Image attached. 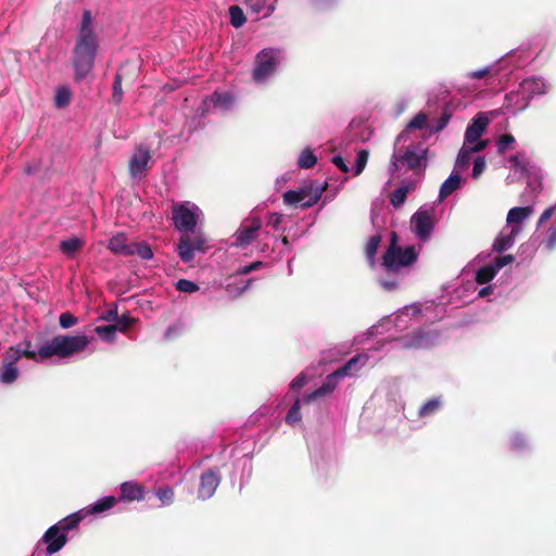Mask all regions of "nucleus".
<instances>
[{
    "instance_id": "18",
    "label": "nucleus",
    "mask_w": 556,
    "mask_h": 556,
    "mask_svg": "<svg viewBox=\"0 0 556 556\" xmlns=\"http://www.w3.org/2000/svg\"><path fill=\"white\" fill-rule=\"evenodd\" d=\"M220 483V475L218 469L210 468L200 476V484L198 488V498L206 501L211 498Z\"/></svg>"
},
{
    "instance_id": "34",
    "label": "nucleus",
    "mask_w": 556,
    "mask_h": 556,
    "mask_svg": "<svg viewBox=\"0 0 556 556\" xmlns=\"http://www.w3.org/2000/svg\"><path fill=\"white\" fill-rule=\"evenodd\" d=\"M316 162H317V157L315 156V154L313 153V151L309 148L304 149L298 159L299 167L305 168V169L314 167Z\"/></svg>"
},
{
    "instance_id": "11",
    "label": "nucleus",
    "mask_w": 556,
    "mask_h": 556,
    "mask_svg": "<svg viewBox=\"0 0 556 556\" xmlns=\"http://www.w3.org/2000/svg\"><path fill=\"white\" fill-rule=\"evenodd\" d=\"M407 165L412 169L426 167V149L421 146L408 144L405 151L395 147L392 155L391 169L396 170Z\"/></svg>"
},
{
    "instance_id": "23",
    "label": "nucleus",
    "mask_w": 556,
    "mask_h": 556,
    "mask_svg": "<svg viewBox=\"0 0 556 556\" xmlns=\"http://www.w3.org/2000/svg\"><path fill=\"white\" fill-rule=\"evenodd\" d=\"M121 495L119 501L132 502V501H142L144 497V489L140 484L126 481L119 485Z\"/></svg>"
},
{
    "instance_id": "35",
    "label": "nucleus",
    "mask_w": 556,
    "mask_h": 556,
    "mask_svg": "<svg viewBox=\"0 0 556 556\" xmlns=\"http://www.w3.org/2000/svg\"><path fill=\"white\" fill-rule=\"evenodd\" d=\"M137 254L142 260H151L153 252L147 242H131V255Z\"/></svg>"
},
{
    "instance_id": "55",
    "label": "nucleus",
    "mask_w": 556,
    "mask_h": 556,
    "mask_svg": "<svg viewBox=\"0 0 556 556\" xmlns=\"http://www.w3.org/2000/svg\"><path fill=\"white\" fill-rule=\"evenodd\" d=\"M282 218L283 216L281 214L270 213L267 218V225L273 227L275 230H278L281 225Z\"/></svg>"
},
{
    "instance_id": "6",
    "label": "nucleus",
    "mask_w": 556,
    "mask_h": 556,
    "mask_svg": "<svg viewBox=\"0 0 556 556\" xmlns=\"http://www.w3.org/2000/svg\"><path fill=\"white\" fill-rule=\"evenodd\" d=\"M368 361L367 354H357L351 359H349L344 365H342L340 368L334 370L333 372L329 374L323 384L314 390L313 392L308 393L305 401L313 402L318 397L325 396L329 393H331L338 386L339 381L345 377H353L355 376L362 367L365 366V364Z\"/></svg>"
},
{
    "instance_id": "47",
    "label": "nucleus",
    "mask_w": 556,
    "mask_h": 556,
    "mask_svg": "<svg viewBox=\"0 0 556 556\" xmlns=\"http://www.w3.org/2000/svg\"><path fill=\"white\" fill-rule=\"evenodd\" d=\"M59 324L63 329H68L77 324V318L71 313L65 312L60 315Z\"/></svg>"
},
{
    "instance_id": "32",
    "label": "nucleus",
    "mask_w": 556,
    "mask_h": 556,
    "mask_svg": "<svg viewBox=\"0 0 556 556\" xmlns=\"http://www.w3.org/2000/svg\"><path fill=\"white\" fill-rule=\"evenodd\" d=\"M496 273V268L490 263L476 271V281L479 285L488 283L494 278Z\"/></svg>"
},
{
    "instance_id": "16",
    "label": "nucleus",
    "mask_w": 556,
    "mask_h": 556,
    "mask_svg": "<svg viewBox=\"0 0 556 556\" xmlns=\"http://www.w3.org/2000/svg\"><path fill=\"white\" fill-rule=\"evenodd\" d=\"M262 229V222L258 217H252L244 220L233 235L232 245L236 248H245L251 244L258 236Z\"/></svg>"
},
{
    "instance_id": "51",
    "label": "nucleus",
    "mask_w": 556,
    "mask_h": 556,
    "mask_svg": "<svg viewBox=\"0 0 556 556\" xmlns=\"http://www.w3.org/2000/svg\"><path fill=\"white\" fill-rule=\"evenodd\" d=\"M507 163L509 168L515 169L519 174H523L526 170L525 164L519 160L517 155H511Z\"/></svg>"
},
{
    "instance_id": "50",
    "label": "nucleus",
    "mask_w": 556,
    "mask_h": 556,
    "mask_svg": "<svg viewBox=\"0 0 556 556\" xmlns=\"http://www.w3.org/2000/svg\"><path fill=\"white\" fill-rule=\"evenodd\" d=\"M515 261V257L510 254L508 255H503V256H498L494 260V262H492L491 264L493 265V267L496 268V271H498L501 268H503L504 266L508 265V264H511L513 262Z\"/></svg>"
},
{
    "instance_id": "58",
    "label": "nucleus",
    "mask_w": 556,
    "mask_h": 556,
    "mask_svg": "<svg viewBox=\"0 0 556 556\" xmlns=\"http://www.w3.org/2000/svg\"><path fill=\"white\" fill-rule=\"evenodd\" d=\"M289 178H290L289 174H283V175L279 176L275 181L276 188L280 189L282 187V185L289 180Z\"/></svg>"
},
{
    "instance_id": "61",
    "label": "nucleus",
    "mask_w": 556,
    "mask_h": 556,
    "mask_svg": "<svg viewBox=\"0 0 556 556\" xmlns=\"http://www.w3.org/2000/svg\"><path fill=\"white\" fill-rule=\"evenodd\" d=\"M431 308H433L434 311H438V312L440 313L439 318H441V317H442V313H443V307H442V306H440V305H434V306H433V305H427V306L425 307V309H426V311H429V309H431Z\"/></svg>"
},
{
    "instance_id": "30",
    "label": "nucleus",
    "mask_w": 556,
    "mask_h": 556,
    "mask_svg": "<svg viewBox=\"0 0 556 556\" xmlns=\"http://www.w3.org/2000/svg\"><path fill=\"white\" fill-rule=\"evenodd\" d=\"M308 394H306L303 399H296L294 403L289 408L286 415V422L290 426H294L295 424L301 421L300 408L302 403H308L305 401Z\"/></svg>"
},
{
    "instance_id": "24",
    "label": "nucleus",
    "mask_w": 556,
    "mask_h": 556,
    "mask_svg": "<svg viewBox=\"0 0 556 556\" xmlns=\"http://www.w3.org/2000/svg\"><path fill=\"white\" fill-rule=\"evenodd\" d=\"M117 501L118 500L114 496H105L89 505L88 507L80 509V511L85 518L90 515H101L111 509L117 503Z\"/></svg>"
},
{
    "instance_id": "26",
    "label": "nucleus",
    "mask_w": 556,
    "mask_h": 556,
    "mask_svg": "<svg viewBox=\"0 0 556 556\" xmlns=\"http://www.w3.org/2000/svg\"><path fill=\"white\" fill-rule=\"evenodd\" d=\"M108 248L115 254L131 255V242L127 241L124 233H117L109 240Z\"/></svg>"
},
{
    "instance_id": "5",
    "label": "nucleus",
    "mask_w": 556,
    "mask_h": 556,
    "mask_svg": "<svg viewBox=\"0 0 556 556\" xmlns=\"http://www.w3.org/2000/svg\"><path fill=\"white\" fill-rule=\"evenodd\" d=\"M547 84L542 77L525 78L517 90L506 94L504 106L514 113L523 111L528 108L529 101L534 97L543 96L547 92Z\"/></svg>"
},
{
    "instance_id": "63",
    "label": "nucleus",
    "mask_w": 556,
    "mask_h": 556,
    "mask_svg": "<svg viewBox=\"0 0 556 556\" xmlns=\"http://www.w3.org/2000/svg\"><path fill=\"white\" fill-rule=\"evenodd\" d=\"M281 241H282V243H283L285 245H288V243H289V241H288V239H287L286 237H283Z\"/></svg>"
},
{
    "instance_id": "21",
    "label": "nucleus",
    "mask_w": 556,
    "mask_h": 556,
    "mask_svg": "<svg viewBox=\"0 0 556 556\" xmlns=\"http://www.w3.org/2000/svg\"><path fill=\"white\" fill-rule=\"evenodd\" d=\"M438 338L437 331L420 329L412 338L405 339L403 345L408 349H424L432 345Z\"/></svg>"
},
{
    "instance_id": "42",
    "label": "nucleus",
    "mask_w": 556,
    "mask_h": 556,
    "mask_svg": "<svg viewBox=\"0 0 556 556\" xmlns=\"http://www.w3.org/2000/svg\"><path fill=\"white\" fill-rule=\"evenodd\" d=\"M230 14V23L233 27L239 28L245 23V16L243 11L237 7H230L229 9Z\"/></svg>"
},
{
    "instance_id": "17",
    "label": "nucleus",
    "mask_w": 556,
    "mask_h": 556,
    "mask_svg": "<svg viewBox=\"0 0 556 556\" xmlns=\"http://www.w3.org/2000/svg\"><path fill=\"white\" fill-rule=\"evenodd\" d=\"M490 123V119L488 117V114L484 112L478 113L470 122V124L467 126V129L465 131V140L464 142L469 143L471 146L478 144V143H484L488 144L486 140H482L481 136L486 129L488 125Z\"/></svg>"
},
{
    "instance_id": "57",
    "label": "nucleus",
    "mask_w": 556,
    "mask_h": 556,
    "mask_svg": "<svg viewBox=\"0 0 556 556\" xmlns=\"http://www.w3.org/2000/svg\"><path fill=\"white\" fill-rule=\"evenodd\" d=\"M332 163L343 173H349L350 168L341 155H334L332 157Z\"/></svg>"
},
{
    "instance_id": "2",
    "label": "nucleus",
    "mask_w": 556,
    "mask_h": 556,
    "mask_svg": "<svg viewBox=\"0 0 556 556\" xmlns=\"http://www.w3.org/2000/svg\"><path fill=\"white\" fill-rule=\"evenodd\" d=\"M94 338L86 334L68 336L59 334L43 342L34 355L35 362H43L47 358H68L88 349Z\"/></svg>"
},
{
    "instance_id": "7",
    "label": "nucleus",
    "mask_w": 556,
    "mask_h": 556,
    "mask_svg": "<svg viewBox=\"0 0 556 556\" xmlns=\"http://www.w3.org/2000/svg\"><path fill=\"white\" fill-rule=\"evenodd\" d=\"M98 50L97 37H78L74 51L73 63L77 80L84 79L92 70Z\"/></svg>"
},
{
    "instance_id": "53",
    "label": "nucleus",
    "mask_w": 556,
    "mask_h": 556,
    "mask_svg": "<svg viewBox=\"0 0 556 556\" xmlns=\"http://www.w3.org/2000/svg\"><path fill=\"white\" fill-rule=\"evenodd\" d=\"M448 119L450 115L447 113H443L441 117L435 122V124L430 126V132H438L445 128Z\"/></svg>"
},
{
    "instance_id": "12",
    "label": "nucleus",
    "mask_w": 556,
    "mask_h": 556,
    "mask_svg": "<svg viewBox=\"0 0 556 556\" xmlns=\"http://www.w3.org/2000/svg\"><path fill=\"white\" fill-rule=\"evenodd\" d=\"M34 350L29 349V343L26 348L11 346L4 354L2 361V368L0 374V382L3 384H11L18 378V369L15 364L26 356L34 361Z\"/></svg>"
},
{
    "instance_id": "62",
    "label": "nucleus",
    "mask_w": 556,
    "mask_h": 556,
    "mask_svg": "<svg viewBox=\"0 0 556 556\" xmlns=\"http://www.w3.org/2000/svg\"><path fill=\"white\" fill-rule=\"evenodd\" d=\"M117 318H118V316L115 311H109L106 316L104 317V319H106V320H111V319L116 320Z\"/></svg>"
},
{
    "instance_id": "59",
    "label": "nucleus",
    "mask_w": 556,
    "mask_h": 556,
    "mask_svg": "<svg viewBox=\"0 0 556 556\" xmlns=\"http://www.w3.org/2000/svg\"><path fill=\"white\" fill-rule=\"evenodd\" d=\"M178 330H179V327L178 326H170L167 328L166 332H165V337L167 339H170L174 337V334L178 333Z\"/></svg>"
},
{
    "instance_id": "40",
    "label": "nucleus",
    "mask_w": 556,
    "mask_h": 556,
    "mask_svg": "<svg viewBox=\"0 0 556 556\" xmlns=\"http://www.w3.org/2000/svg\"><path fill=\"white\" fill-rule=\"evenodd\" d=\"M155 496L160 500L162 506H168L174 502L175 493L172 488L162 486L156 490Z\"/></svg>"
},
{
    "instance_id": "41",
    "label": "nucleus",
    "mask_w": 556,
    "mask_h": 556,
    "mask_svg": "<svg viewBox=\"0 0 556 556\" xmlns=\"http://www.w3.org/2000/svg\"><path fill=\"white\" fill-rule=\"evenodd\" d=\"M368 155H369L368 151L365 149H361L357 151L356 163H355V166L353 167L354 176H358L362 174V172L366 167V164L368 161Z\"/></svg>"
},
{
    "instance_id": "37",
    "label": "nucleus",
    "mask_w": 556,
    "mask_h": 556,
    "mask_svg": "<svg viewBox=\"0 0 556 556\" xmlns=\"http://www.w3.org/2000/svg\"><path fill=\"white\" fill-rule=\"evenodd\" d=\"M441 407V401L439 397L431 399L427 401L421 407L419 408V416L420 417H429L434 415Z\"/></svg>"
},
{
    "instance_id": "46",
    "label": "nucleus",
    "mask_w": 556,
    "mask_h": 556,
    "mask_svg": "<svg viewBox=\"0 0 556 556\" xmlns=\"http://www.w3.org/2000/svg\"><path fill=\"white\" fill-rule=\"evenodd\" d=\"M515 142V138L509 135L505 134L500 136V138L496 141V147L498 153L503 154L506 152V150Z\"/></svg>"
},
{
    "instance_id": "9",
    "label": "nucleus",
    "mask_w": 556,
    "mask_h": 556,
    "mask_svg": "<svg viewBox=\"0 0 556 556\" xmlns=\"http://www.w3.org/2000/svg\"><path fill=\"white\" fill-rule=\"evenodd\" d=\"M282 55L279 49L265 48L256 56L252 71V78L256 84H266L273 78L281 63Z\"/></svg>"
},
{
    "instance_id": "36",
    "label": "nucleus",
    "mask_w": 556,
    "mask_h": 556,
    "mask_svg": "<svg viewBox=\"0 0 556 556\" xmlns=\"http://www.w3.org/2000/svg\"><path fill=\"white\" fill-rule=\"evenodd\" d=\"M409 192V186H401L396 188L390 197V203L394 207H400L406 201L407 194Z\"/></svg>"
},
{
    "instance_id": "4",
    "label": "nucleus",
    "mask_w": 556,
    "mask_h": 556,
    "mask_svg": "<svg viewBox=\"0 0 556 556\" xmlns=\"http://www.w3.org/2000/svg\"><path fill=\"white\" fill-rule=\"evenodd\" d=\"M85 517L83 516L80 509L55 525L51 526L42 535L40 541L38 542L36 549L33 552L30 556H42L39 551L40 544H46V554L47 556H51L59 551H61L66 542H67V533L75 528L78 527L79 522L83 521Z\"/></svg>"
},
{
    "instance_id": "20",
    "label": "nucleus",
    "mask_w": 556,
    "mask_h": 556,
    "mask_svg": "<svg viewBox=\"0 0 556 556\" xmlns=\"http://www.w3.org/2000/svg\"><path fill=\"white\" fill-rule=\"evenodd\" d=\"M235 103V98L229 92H214L208 98L203 100L199 111L204 115L211 109H216L220 111L229 110Z\"/></svg>"
},
{
    "instance_id": "33",
    "label": "nucleus",
    "mask_w": 556,
    "mask_h": 556,
    "mask_svg": "<svg viewBox=\"0 0 556 556\" xmlns=\"http://www.w3.org/2000/svg\"><path fill=\"white\" fill-rule=\"evenodd\" d=\"M91 24H92L91 13H90V11L86 10L83 13V18H81L78 37H96V35L92 30Z\"/></svg>"
},
{
    "instance_id": "15",
    "label": "nucleus",
    "mask_w": 556,
    "mask_h": 556,
    "mask_svg": "<svg viewBox=\"0 0 556 556\" xmlns=\"http://www.w3.org/2000/svg\"><path fill=\"white\" fill-rule=\"evenodd\" d=\"M323 191L324 188L320 187H316L314 190H311L306 187H303L299 190H289L283 194V202L287 205L300 204L303 208H307L318 202Z\"/></svg>"
},
{
    "instance_id": "22",
    "label": "nucleus",
    "mask_w": 556,
    "mask_h": 556,
    "mask_svg": "<svg viewBox=\"0 0 556 556\" xmlns=\"http://www.w3.org/2000/svg\"><path fill=\"white\" fill-rule=\"evenodd\" d=\"M484 149H485L484 143H478V144L471 146L469 143L464 142L463 147L460 148L458 155L456 157L454 169L462 173L468 166L472 154L481 152Z\"/></svg>"
},
{
    "instance_id": "10",
    "label": "nucleus",
    "mask_w": 556,
    "mask_h": 556,
    "mask_svg": "<svg viewBox=\"0 0 556 556\" xmlns=\"http://www.w3.org/2000/svg\"><path fill=\"white\" fill-rule=\"evenodd\" d=\"M422 313L421 307L416 304L405 306L403 309L399 311L394 317L384 318L379 325L374 326L370 329V334H382L384 330L389 331L391 326L395 329V332H402L413 323H419Z\"/></svg>"
},
{
    "instance_id": "45",
    "label": "nucleus",
    "mask_w": 556,
    "mask_h": 556,
    "mask_svg": "<svg viewBox=\"0 0 556 556\" xmlns=\"http://www.w3.org/2000/svg\"><path fill=\"white\" fill-rule=\"evenodd\" d=\"M528 445L529 444H528L527 439L520 433H515L510 438V447L514 451H517V452L523 451L528 447Z\"/></svg>"
},
{
    "instance_id": "56",
    "label": "nucleus",
    "mask_w": 556,
    "mask_h": 556,
    "mask_svg": "<svg viewBox=\"0 0 556 556\" xmlns=\"http://www.w3.org/2000/svg\"><path fill=\"white\" fill-rule=\"evenodd\" d=\"M380 286L388 291H392L397 287V280L395 278L386 279L383 277H379Z\"/></svg>"
},
{
    "instance_id": "29",
    "label": "nucleus",
    "mask_w": 556,
    "mask_h": 556,
    "mask_svg": "<svg viewBox=\"0 0 556 556\" xmlns=\"http://www.w3.org/2000/svg\"><path fill=\"white\" fill-rule=\"evenodd\" d=\"M251 281H252L251 279H248V280L239 279L238 280L237 277L235 276L231 281L227 282L226 291L232 299H236L249 289Z\"/></svg>"
},
{
    "instance_id": "54",
    "label": "nucleus",
    "mask_w": 556,
    "mask_h": 556,
    "mask_svg": "<svg viewBox=\"0 0 556 556\" xmlns=\"http://www.w3.org/2000/svg\"><path fill=\"white\" fill-rule=\"evenodd\" d=\"M134 319L129 317L128 315H122L116 319L117 330L124 332L128 329V327L131 326Z\"/></svg>"
},
{
    "instance_id": "8",
    "label": "nucleus",
    "mask_w": 556,
    "mask_h": 556,
    "mask_svg": "<svg viewBox=\"0 0 556 556\" xmlns=\"http://www.w3.org/2000/svg\"><path fill=\"white\" fill-rule=\"evenodd\" d=\"M417 258V253L414 247H407L405 249H401L396 247V235L392 232L391 235V244L386 251L381 269L388 276L396 275L401 268L408 267L412 265Z\"/></svg>"
},
{
    "instance_id": "39",
    "label": "nucleus",
    "mask_w": 556,
    "mask_h": 556,
    "mask_svg": "<svg viewBox=\"0 0 556 556\" xmlns=\"http://www.w3.org/2000/svg\"><path fill=\"white\" fill-rule=\"evenodd\" d=\"M117 331V326L108 325V326H97L94 328V332L106 342H112L115 338V333Z\"/></svg>"
},
{
    "instance_id": "3",
    "label": "nucleus",
    "mask_w": 556,
    "mask_h": 556,
    "mask_svg": "<svg viewBox=\"0 0 556 556\" xmlns=\"http://www.w3.org/2000/svg\"><path fill=\"white\" fill-rule=\"evenodd\" d=\"M534 213L533 205L515 206L506 216V225L494 239L492 249L501 253L509 250L516 242L518 236L523 231L525 223Z\"/></svg>"
},
{
    "instance_id": "14",
    "label": "nucleus",
    "mask_w": 556,
    "mask_h": 556,
    "mask_svg": "<svg viewBox=\"0 0 556 556\" xmlns=\"http://www.w3.org/2000/svg\"><path fill=\"white\" fill-rule=\"evenodd\" d=\"M434 208L432 206H421L410 219V227L415 236L420 241H427L434 227Z\"/></svg>"
},
{
    "instance_id": "48",
    "label": "nucleus",
    "mask_w": 556,
    "mask_h": 556,
    "mask_svg": "<svg viewBox=\"0 0 556 556\" xmlns=\"http://www.w3.org/2000/svg\"><path fill=\"white\" fill-rule=\"evenodd\" d=\"M485 169V159L484 156H477L475 160H473V167H472V172H471V176L473 179H477L480 177V175L484 172Z\"/></svg>"
},
{
    "instance_id": "64",
    "label": "nucleus",
    "mask_w": 556,
    "mask_h": 556,
    "mask_svg": "<svg viewBox=\"0 0 556 556\" xmlns=\"http://www.w3.org/2000/svg\"><path fill=\"white\" fill-rule=\"evenodd\" d=\"M389 338L392 339V340H397L399 338H396L393 333H390L389 334Z\"/></svg>"
},
{
    "instance_id": "49",
    "label": "nucleus",
    "mask_w": 556,
    "mask_h": 556,
    "mask_svg": "<svg viewBox=\"0 0 556 556\" xmlns=\"http://www.w3.org/2000/svg\"><path fill=\"white\" fill-rule=\"evenodd\" d=\"M263 266V262L256 261L251 263L250 265L240 266L236 270L235 276L248 275L253 270L260 269Z\"/></svg>"
},
{
    "instance_id": "44",
    "label": "nucleus",
    "mask_w": 556,
    "mask_h": 556,
    "mask_svg": "<svg viewBox=\"0 0 556 556\" xmlns=\"http://www.w3.org/2000/svg\"><path fill=\"white\" fill-rule=\"evenodd\" d=\"M176 289L180 292H185V293H194L197 292L200 287L191 281V280H188V279H179L177 282H176Z\"/></svg>"
},
{
    "instance_id": "1",
    "label": "nucleus",
    "mask_w": 556,
    "mask_h": 556,
    "mask_svg": "<svg viewBox=\"0 0 556 556\" xmlns=\"http://www.w3.org/2000/svg\"><path fill=\"white\" fill-rule=\"evenodd\" d=\"M201 216V210L189 201L176 204L173 207L174 225L177 230L184 232L177 245V253L184 263L191 262L195 252H204L206 249L207 239L204 233H194Z\"/></svg>"
},
{
    "instance_id": "60",
    "label": "nucleus",
    "mask_w": 556,
    "mask_h": 556,
    "mask_svg": "<svg viewBox=\"0 0 556 556\" xmlns=\"http://www.w3.org/2000/svg\"><path fill=\"white\" fill-rule=\"evenodd\" d=\"M491 290H492V287H491V286L483 287V288H481V289L479 290V292H478V296H479V298H484V296H486V295H489V294H490Z\"/></svg>"
},
{
    "instance_id": "13",
    "label": "nucleus",
    "mask_w": 556,
    "mask_h": 556,
    "mask_svg": "<svg viewBox=\"0 0 556 556\" xmlns=\"http://www.w3.org/2000/svg\"><path fill=\"white\" fill-rule=\"evenodd\" d=\"M521 55L522 52H510L505 58H503L502 60L497 61L494 64L466 73L465 77L467 79H484L486 85L490 79L494 78L498 74V72L506 66L507 63H514L515 66L522 65L525 60L520 59Z\"/></svg>"
},
{
    "instance_id": "27",
    "label": "nucleus",
    "mask_w": 556,
    "mask_h": 556,
    "mask_svg": "<svg viewBox=\"0 0 556 556\" xmlns=\"http://www.w3.org/2000/svg\"><path fill=\"white\" fill-rule=\"evenodd\" d=\"M85 242L78 237H72L60 242V250L66 257H74L76 253L84 247Z\"/></svg>"
},
{
    "instance_id": "19",
    "label": "nucleus",
    "mask_w": 556,
    "mask_h": 556,
    "mask_svg": "<svg viewBox=\"0 0 556 556\" xmlns=\"http://www.w3.org/2000/svg\"><path fill=\"white\" fill-rule=\"evenodd\" d=\"M150 160L149 149L139 146L129 160V174L132 179H141L144 176Z\"/></svg>"
},
{
    "instance_id": "31",
    "label": "nucleus",
    "mask_w": 556,
    "mask_h": 556,
    "mask_svg": "<svg viewBox=\"0 0 556 556\" xmlns=\"http://www.w3.org/2000/svg\"><path fill=\"white\" fill-rule=\"evenodd\" d=\"M380 242H381V237L379 235H375L369 238V240L366 244L365 253H366V257H367V261L370 266H375V264H376V254H377V250H378Z\"/></svg>"
},
{
    "instance_id": "38",
    "label": "nucleus",
    "mask_w": 556,
    "mask_h": 556,
    "mask_svg": "<svg viewBox=\"0 0 556 556\" xmlns=\"http://www.w3.org/2000/svg\"><path fill=\"white\" fill-rule=\"evenodd\" d=\"M72 93L67 87H59L55 92L54 104L56 108L67 106L71 102Z\"/></svg>"
},
{
    "instance_id": "52",
    "label": "nucleus",
    "mask_w": 556,
    "mask_h": 556,
    "mask_svg": "<svg viewBox=\"0 0 556 556\" xmlns=\"http://www.w3.org/2000/svg\"><path fill=\"white\" fill-rule=\"evenodd\" d=\"M307 383V377L305 374L296 376L289 384L291 391H298Z\"/></svg>"
},
{
    "instance_id": "25",
    "label": "nucleus",
    "mask_w": 556,
    "mask_h": 556,
    "mask_svg": "<svg viewBox=\"0 0 556 556\" xmlns=\"http://www.w3.org/2000/svg\"><path fill=\"white\" fill-rule=\"evenodd\" d=\"M462 185V175L460 172L453 169L451 175L440 187L439 200L442 201L459 189Z\"/></svg>"
},
{
    "instance_id": "28",
    "label": "nucleus",
    "mask_w": 556,
    "mask_h": 556,
    "mask_svg": "<svg viewBox=\"0 0 556 556\" xmlns=\"http://www.w3.org/2000/svg\"><path fill=\"white\" fill-rule=\"evenodd\" d=\"M428 127L430 129V125H428L427 115L424 113L417 114L407 125L406 129L397 137V143L401 141H405L410 130L414 129H424Z\"/></svg>"
},
{
    "instance_id": "43",
    "label": "nucleus",
    "mask_w": 556,
    "mask_h": 556,
    "mask_svg": "<svg viewBox=\"0 0 556 556\" xmlns=\"http://www.w3.org/2000/svg\"><path fill=\"white\" fill-rule=\"evenodd\" d=\"M112 100L117 104L123 100L122 76L118 73L115 75L112 85Z\"/></svg>"
}]
</instances>
